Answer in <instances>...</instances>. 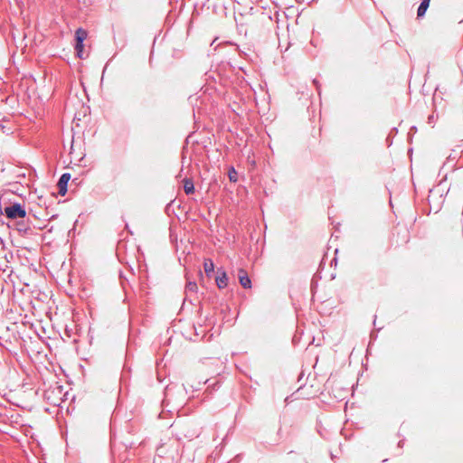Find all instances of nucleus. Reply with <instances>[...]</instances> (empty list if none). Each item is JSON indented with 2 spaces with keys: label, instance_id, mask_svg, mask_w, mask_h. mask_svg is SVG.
<instances>
[{
  "label": "nucleus",
  "instance_id": "obj_1",
  "mask_svg": "<svg viewBox=\"0 0 463 463\" xmlns=\"http://www.w3.org/2000/svg\"><path fill=\"white\" fill-rule=\"evenodd\" d=\"M5 214L9 219L24 218L26 215V211L19 203H14L5 207Z\"/></svg>",
  "mask_w": 463,
  "mask_h": 463
},
{
  "label": "nucleus",
  "instance_id": "obj_2",
  "mask_svg": "<svg viewBox=\"0 0 463 463\" xmlns=\"http://www.w3.org/2000/svg\"><path fill=\"white\" fill-rule=\"evenodd\" d=\"M238 279L240 281V284L244 288H251V281L250 279L248 276V273L243 269H240L238 271Z\"/></svg>",
  "mask_w": 463,
  "mask_h": 463
},
{
  "label": "nucleus",
  "instance_id": "obj_3",
  "mask_svg": "<svg viewBox=\"0 0 463 463\" xmlns=\"http://www.w3.org/2000/svg\"><path fill=\"white\" fill-rule=\"evenodd\" d=\"M71 179V175L70 174H63L59 182H58V188H59V194L61 195H64L67 192V184H68V182L69 180Z\"/></svg>",
  "mask_w": 463,
  "mask_h": 463
},
{
  "label": "nucleus",
  "instance_id": "obj_4",
  "mask_svg": "<svg viewBox=\"0 0 463 463\" xmlns=\"http://www.w3.org/2000/svg\"><path fill=\"white\" fill-rule=\"evenodd\" d=\"M184 190L186 194H192L194 193V182L190 178H184L183 180Z\"/></svg>",
  "mask_w": 463,
  "mask_h": 463
},
{
  "label": "nucleus",
  "instance_id": "obj_5",
  "mask_svg": "<svg viewBox=\"0 0 463 463\" xmlns=\"http://www.w3.org/2000/svg\"><path fill=\"white\" fill-rule=\"evenodd\" d=\"M215 280L219 288H224L228 285V277L226 272H222L221 275L216 277Z\"/></svg>",
  "mask_w": 463,
  "mask_h": 463
},
{
  "label": "nucleus",
  "instance_id": "obj_6",
  "mask_svg": "<svg viewBox=\"0 0 463 463\" xmlns=\"http://www.w3.org/2000/svg\"><path fill=\"white\" fill-rule=\"evenodd\" d=\"M203 269L206 275L210 276L214 270L213 261L211 259L204 260Z\"/></svg>",
  "mask_w": 463,
  "mask_h": 463
},
{
  "label": "nucleus",
  "instance_id": "obj_7",
  "mask_svg": "<svg viewBox=\"0 0 463 463\" xmlns=\"http://www.w3.org/2000/svg\"><path fill=\"white\" fill-rule=\"evenodd\" d=\"M430 0H422L419 8H418V12H417V14L419 17L420 16H423L430 5Z\"/></svg>",
  "mask_w": 463,
  "mask_h": 463
},
{
  "label": "nucleus",
  "instance_id": "obj_8",
  "mask_svg": "<svg viewBox=\"0 0 463 463\" xmlns=\"http://www.w3.org/2000/svg\"><path fill=\"white\" fill-rule=\"evenodd\" d=\"M88 36L86 30L79 28L75 33L76 42H84Z\"/></svg>",
  "mask_w": 463,
  "mask_h": 463
},
{
  "label": "nucleus",
  "instance_id": "obj_9",
  "mask_svg": "<svg viewBox=\"0 0 463 463\" xmlns=\"http://www.w3.org/2000/svg\"><path fill=\"white\" fill-rule=\"evenodd\" d=\"M75 49L77 51V56L80 59L83 58L84 44L83 42H76Z\"/></svg>",
  "mask_w": 463,
  "mask_h": 463
},
{
  "label": "nucleus",
  "instance_id": "obj_10",
  "mask_svg": "<svg viewBox=\"0 0 463 463\" xmlns=\"http://www.w3.org/2000/svg\"><path fill=\"white\" fill-rule=\"evenodd\" d=\"M228 175H229V179H230L231 182H233V183L237 182V180H238V174H237V172L235 171L234 168H231L229 170Z\"/></svg>",
  "mask_w": 463,
  "mask_h": 463
},
{
  "label": "nucleus",
  "instance_id": "obj_11",
  "mask_svg": "<svg viewBox=\"0 0 463 463\" xmlns=\"http://www.w3.org/2000/svg\"><path fill=\"white\" fill-rule=\"evenodd\" d=\"M197 288H198V287H197V285H196V283H195V282H188V283L186 284V290H187L188 292H193V293H194V292H196V291H197Z\"/></svg>",
  "mask_w": 463,
  "mask_h": 463
}]
</instances>
